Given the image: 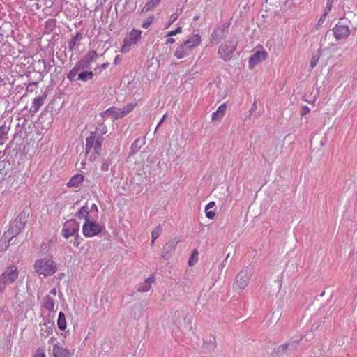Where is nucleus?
Here are the masks:
<instances>
[{
  "mask_svg": "<svg viewBox=\"0 0 357 357\" xmlns=\"http://www.w3.org/2000/svg\"><path fill=\"white\" fill-rule=\"evenodd\" d=\"M198 260V251L197 250H195L188 261V264L190 266H193L195 263H197Z\"/></svg>",
  "mask_w": 357,
  "mask_h": 357,
  "instance_id": "c85d7f7f",
  "label": "nucleus"
},
{
  "mask_svg": "<svg viewBox=\"0 0 357 357\" xmlns=\"http://www.w3.org/2000/svg\"><path fill=\"white\" fill-rule=\"evenodd\" d=\"M327 11H324V13L321 15V16L319 17L317 24V26H321L324 21L326 20V16H327Z\"/></svg>",
  "mask_w": 357,
  "mask_h": 357,
  "instance_id": "2f4dec72",
  "label": "nucleus"
},
{
  "mask_svg": "<svg viewBox=\"0 0 357 357\" xmlns=\"http://www.w3.org/2000/svg\"><path fill=\"white\" fill-rule=\"evenodd\" d=\"M57 325L60 330L64 331L66 328V319L65 314L60 312L57 319Z\"/></svg>",
  "mask_w": 357,
  "mask_h": 357,
  "instance_id": "4be33fe9",
  "label": "nucleus"
},
{
  "mask_svg": "<svg viewBox=\"0 0 357 357\" xmlns=\"http://www.w3.org/2000/svg\"><path fill=\"white\" fill-rule=\"evenodd\" d=\"M52 354L54 357H71L72 356L68 349L63 347L59 343L54 344Z\"/></svg>",
  "mask_w": 357,
  "mask_h": 357,
  "instance_id": "ddd939ff",
  "label": "nucleus"
},
{
  "mask_svg": "<svg viewBox=\"0 0 357 357\" xmlns=\"http://www.w3.org/2000/svg\"><path fill=\"white\" fill-rule=\"evenodd\" d=\"M102 169H103V170H107V166H106V167H103V166H102Z\"/></svg>",
  "mask_w": 357,
  "mask_h": 357,
  "instance_id": "de8ad7c7",
  "label": "nucleus"
},
{
  "mask_svg": "<svg viewBox=\"0 0 357 357\" xmlns=\"http://www.w3.org/2000/svg\"><path fill=\"white\" fill-rule=\"evenodd\" d=\"M93 73L92 71L89 72H82L78 74V79L81 81H86L87 79H91L93 78Z\"/></svg>",
  "mask_w": 357,
  "mask_h": 357,
  "instance_id": "393cba45",
  "label": "nucleus"
},
{
  "mask_svg": "<svg viewBox=\"0 0 357 357\" xmlns=\"http://www.w3.org/2000/svg\"><path fill=\"white\" fill-rule=\"evenodd\" d=\"M84 181V176L80 174L74 175L67 183L68 187L77 188Z\"/></svg>",
  "mask_w": 357,
  "mask_h": 357,
  "instance_id": "a211bd4d",
  "label": "nucleus"
},
{
  "mask_svg": "<svg viewBox=\"0 0 357 357\" xmlns=\"http://www.w3.org/2000/svg\"><path fill=\"white\" fill-rule=\"evenodd\" d=\"M50 294H52L53 296H56V288H53L52 289H51Z\"/></svg>",
  "mask_w": 357,
  "mask_h": 357,
  "instance_id": "c03bdc74",
  "label": "nucleus"
},
{
  "mask_svg": "<svg viewBox=\"0 0 357 357\" xmlns=\"http://www.w3.org/2000/svg\"><path fill=\"white\" fill-rule=\"evenodd\" d=\"M333 34L336 40L347 38L350 34V30L347 25L337 23L333 28Z\"/></svg>",
  "mask_w": 357,
  "mask_h": 357,
  "instance_id": "9b49d317",
  "label": "nucleus"
},
{
  "mask_svg": "<svg viewBox=\"0 0 357 357\" xmlns=\"http://www.w3.org/2000/svg\"><path fill=\"white\" fill-rule=\"evenodd\" d=\"M333 0H328L327 2V6L325 11H327V14L332 8V4H333Z\"/></svg>",
  "mask_w": 357,
  "mask_h": 357,
  "instance_id": "4c0bfd02",
  "label": "nucleus"
},
{
  "mask_svg": "<svg viewBox=\"0 0 357 357\" xmlns=\"http://www.w3.org/2000/svg\"><path fill=\"white\" fill-rule=\"evenodd\" d=\"M167 114H164L162 118L160 119V121H159L158 126H157V128H158L162 123V122L165 121V119L167 118Z\"/></svg>",
  "mask_w": 357,
  "mask_h": 357,
  "instance_id": "58836bf2",
  "label": "nucleus"
},
{
  "mask_svg": "<svg viewBox=\"0 0 357 357\" xmlns=\"http://www.w3.org/2000/svg\"><path fill=\"white\" fill-rule=\"evenodd\" d=\"M142 31L137 29H132L130 33V38L125 39L123 45L121 47V52L126 53L129 50V47L136 44L141 38Z\"/></svg>",
  "mask_w": 357,
  "mask_h": 357,
  "instance_id": "6e6552de",
  "label": "nucleus"
},
{
  "mask_svg": "<svg viewBox=\"0 0 357 357\" xmlns=\"http://www.w3.org/2000/svg\"><path fill=\"white\" fill-rule=\"evenodd\" d=\"M79 229V224L73 220L66 221L62 228V236L66 239L69 238L78 234Z\"/></svg>",
  "mask_w": 357,
  "mask_h": 357,
  "instance_id": "423d86ee",
  "label": "nucleus"
},
{
  "mask_svg": "<svg viewBox=\"0 0 357 357\" xmlns=\"http://www.w3.org/2000/svg\"><path fill=\"white\" fill-rule=\"evenodd\" d=\"M175 43V40L174 38H168L167 40H166V44L168 45V44H173Z\"/></svg>",
  "mask_w": 357,
  "mask_h": 357,
  "instance_id": "a19ab883",
  "label": "nucleus"
},
{
  "mask_svg": "<svg viewBox=\"0 0 357 357\" xmlns=\"http://www.w3.org/2000/svg\"><path fill=\"white\" fill-rule=\"evenodd\" d=\"M162 231V227L159 225L155 227L151 232L152 241L151 245H153L154 241L160 236V233Z\"/></svg>",
  "mask_w": 357,
  "mask_h": 357,
  "instance_id": "a878e982",
  "label": "nucleus"
},
{
  "mask_svg": "<svg viewBox=\"0 0 357 357\" xmlns=\"http://www.w3.org/2000/svg\"><path fill=\"white\" fill-rule=\"evenodd\" d=\"M43 98L39 97L34 99L32 108L33 112H37L43 104Z\"/></svg>",
  "mask_w": 357,
  "mask_h": 357,
  "instance_id": "bb28decb",
  "label": "nucleus"
},
{
  "mask_svg": "<svg viewBox=\"0 0 357 357\" xmlns=\"http://www.w3.org/2000/svg\"><path fill=\"white\" fill-rule=\"evenodd\" d=\"M198 19H199V17H198V16H197H197L194 17V20H198Z\"/></svg>",
  "mask_w": 357,
  "mask_h": 357,
  "instance_id": "09e8293b",
  "label": "nucleus"
},
{
  "mask_svg": "<svg viewBox=\"0 0 357 357\" xmlns=\"http://www.w3.org/2000/svg\"><path fill=\"white\" fill-rule=\"evenodd\" d=\"M73 245L75 248H78L79 245H80V237L78 235V234L75 236V237L73 241Z\"/></svg>",
  "mask_w": 357,
  "mask_h": 357,
  "instance_id": "72a5a7b5",
  "label": "nucleus"
},
{
  "mask_svg": "<svg viewBox=\"0 0 357 357\" xmlns=\"http://www.w3.org/2000/svg\"><path fill=\"white\" fill-rule=\"evenodd\" d=\"M149 289H150V285H149L148 287H146L139 288V291L144 292V291H147Z\"/></svg>",
  "mask_w": 357,
  "mask_h": 357,
  "instance_id": "79ce46f5",
  "label": "nucleus"
},
{
  "mask_svg": "<svg viewBox=\"0 0 357 357\" xmlns=\"http://www.w3.org/2000/svg\"><path fill=\"white\" fill-rule=\"evenodd\" d=\"M181 33H182V28L178 26L175 30L168 32L167 34V36L171 37V36H175L176 34Z\"/></svg>",
  "mask_w": 357,
  "mask_h": 357,
  "instance_id": "7c9ffc66",
  "label": "nucleus"
},
{
  "mask_svg": "<svg viewBox=\"0 0 357 357\" xmlns=\"http://www.w3.org/2000/svg\"><path fill=\"white\" fill-rule=\"evenodd\" d=\"M80 36L81 34L79 33H77L75 36L72 37L70 40L68 42V48L70 50H72L75 47L76 43L79 39Z\"/></svg>",
  "mask_w": 357,
  "mask_h": 357,
  "instance_id": "cd10ccee",
  "label": "nucleus"
},
{
  "mask_svg": "<svg viewBox=\"0 0 357 357\" xmlns=\"http://www.w3.org/2000/svg\"><path fill=\"white\" fill-rule=\"evenodd\" d=\"M310 109L307 105H304L301 107V115L305 116L310 112Z\"/></svg>",
  "mask_w": 357,
  "mask_h": 357,
  "instance_id": "f704fd0d",
  "label": "nucleus"
},
{
  "mask_svg": "<svg viewBox=\"0 0 357 357\" xmlns=\"http://www.w3.org/2000/svg\"><path fill=\"white\" fill-rule=\"evenodd\" d=\"M153 17H150L147 20L144 21L142 24V28H144V29L149 28L150 26V25L151 24V23L153 22Z\"/></svg>",
  "mask_w": 357,
  "mask_h": 357,
  "instance_id": "473e14b6",
  "label": "nucleus"
},
{
  "mask_svg": "<svg viewBox=\"0 0 357 357\" xmlns=\"http://www.w3.org/2000/svg\"><path fill=\"white\" fill-rule=\"evenodd\" d=\"M90 209L89 206L86 204L85 206H82L79 211L77 213V217L79 219H83L85 220V222H88L90 220V215H89Z\"/></svg>",
  "mask_w": 357,
  "mask_h": 357,
  "instance_id": "f3484780",
  "label": "nucleus"
},
{
  "mask_svg": "<svg viewBox=\"0 0 357 357\" xmlns=\"http://www.w3.org/2000/svg\"><path fill=\"white\" fill-rule=\"evenodd\" d=\"M33 357H45V354L42 349H38Z\"/></svg>",
  "mask_w": 357,
  "mask_h": 357,
  "instance_id": "c9c22d12",
  "label": "nucleus"
},
{
  "mask_svg": "<svg viewBox=\"0 0 357 357\" xmlns=\"http://www.w3.org/2000/svg\"><path fill=\"white\" fill-rule=\"evenodd\" d=\"M238 40L235 38L229 40L220 45L218 50L219 58L225 61H229L232 58V54L236 50Z\"/></svg>",
  "mask_w": 357,
  "mask_h": 357,
  "instance_id": "7ed1b4c3",
  "label": "nucleus"
},
{
  "mask_svg": "<svg viewBox=\"0 0 357 357\" xmlns=\"http://www.w3.org/2000/svg\"><path fill=\"white\" fill-rule=\"evenodd\" d=\"M83 234L86 237H93L102 230V227L91 220L85 222L82 227Z\"/></svg>",
  "mask_w": 357,
  "mask_h": 357,
  "instance_id": "0eeeda50",
  "label": "nucleus"
},
{
  "mask_svg": "<svg viewBox=\"0 0 357 357\" xmlns=\"http://www.w3.org/2000/svg\"><path fill=\"white\" fill-rule=\"evenodd\" d=\"M34 269L38 274L47 277L56 272L57 266L52 256H46L36 261Z\"/></svg>",
  "mask_w": 357,
  "mask_h": 357,
  "instance_id": "f03ea898",
  "label": "nucleus"
},
{
  "mask_svg": "<svg viewBox=\"0 0 357 357\" xmlns=\"http://www.w3.org/2000/svg\"><path fill=\"white\" fill-rule=\"evenodd\" d=\"M91 210H94L97 213L98 212V206H96V204H93L91 207Z\"/></svg>",
  "mask_w": 357,
  "mask_h": 357,
  "instance_id": "37998d69",
  "label": "nucleus"
},
{
  "mask_svg": "<svg viewBox=\"0 0 357 357\" xmlns=\"http://www.w3.org/2000/svg\"><path fill=\"white\" fill-rule=\"evenodd\" d=\"M18 278V271L15 266H10L0 275V292H3L8 284L14 282Z\"/></svg>",
  "mask_w": 357,
  "mask_h": 357,
  "instance_id": "20e7f679",
  "label": "nucleus"
},
{
  "mask_svg": "<svg viewBox=\"0 0 357 357\" xmlns=\"http://www.w3.org/2000/svg\"><path fill=\"white\" fill-rule=\"evenodd\" d=\"M155 4L153 3V1H149L146 5H145V8H146V10H150V9H152L155 7Z\"/></svg>",
  "mask_w": 357,
  "mask_h": 357,
  "instance_id": "e433bc0d",
  "label": "nucleus"
},
{
  "mask_svg": "<svg viewBox=\"0 0 357 357\" xmlns=\"http://www.w3.org/2000/svg\"><path fill=\"white\" fill-rule=\"evenodd\" d=\"M10 130V127L6 126V124L2 125L0 127V144L3 145L4 142L8 139V135Z\"/></svg>",
  "mask_w": 357,
  "mask_h": 357,
  "instance_id": "6ab92c4d",
  "label": "nucleus"
},
{
  "mask_svg": "<svg viewBox=\"0 0 357 357\" xmlns=\"http://www.w3.org/2000/svg\"><path fill=\"white\" fill-rule=\"evenodd\" d=\"M172 24V22L169 21V22H168V24L165 26V29L169 28L171 26Z\"/></svg>",
  "mask_w": 357,
  "mask_h": 357,
  "instance_id": "a18cd8bd",
  "label": "nucleus"
},
{
  "mask_svg": "<svg viewBox=\"0 0 357 357\" xmlns=\"http://www.w3.org/2000/svg\"><path fill=\"white\" fill-rule=\"evenodd\" d=\"M251 273L248 270L241 271L236 277L235 285L240 289H244L248 284Z\"/></svg>",
  "mask_w": 357,
  "mask_h": 357,
  "instance_id": "1a4fd4ad",
  "label": "nucleus"
},
{
  "mask_svg": "<svg viewBox=\"0 0 357 357\" xmlns=\"http://www.w3.org/2000/svg\"><path fill=\"white\" fill-rule=\"evenodd\" d=\"M146 282L150 284L152 282V280L150 278H148Z\"/></svg>",
  "mask_w": 357,
  "mask_h": 357,
  "instance_id": "49530a36",
  "label": "nucleus"
},
{
  "mask_svg": "<svg viewBox=\"0 0 357 357\" xmlns=\"http://www.w3.org/2000/svg\"><path fill=\"white\" fill-rule=\"evenodd\" d=\"M43 306L50 311H52L54 307V303L50 296H46L43 299Z\"/></svg>",
  "mask_w": 357,
  "mask_h": 357,
  "instance_id": "b1692460",
  "label": "nucleus"
},
{
  "mask_svg": "<svg viewBox=\"0 0 357 357\" xmlns=\"http://www.w3.org/2000/svg\"><path fill=\"white\" fill-rule=\"evenodd\" d=\"M117 58H118V56L115 58V63L118 62Z\"/></svg>",
  "mask_w": 357,
  "mask_h": 357,
  "instance_id": "603ef678",
  "label": "nucleus"
},
{
  "mask_svg": "<svg viewBox=\"0 0 357 357\" xmlns=\"http://www.w3.org/2000/svg\"><path fill=\"white\" fill-rule=\"evenodd\" d=\"M135 104L130 103L124 106L123 108H118L116 107H111L104 112L105 116L111 118L113 120L123 118L131 112Z\"/></svg>",
  "mask_w": 357,
  "mask_h": 357,
  "instance_id": "39448f33",
  "label": "nucleus"
},
{
  "mask_svg": "<svg viewBox=\"0 0 357 357\" xmlns=\"http://www.w3.org/2000/svg\"><path fill=\"white\" fill-rule=\"evenodd\" d=\"M261 50L257 51L252 56L250 57L248 61L249 68L252 69L257 63L266 59L268 52L262 47Z\"/></svg>",
  "mask_w": 357,
  "mask_h": 357,
  "instance_id": "9d476101",
  "label": "nucleus"
},
{
  "mask_svg": "<svg viewBox=\"0 0 357 357\" xmlns=\"http://www.w3.org/2000/svg\"><path fill=\"white\" fill-rule=\"evenodd\" d=\"M117 58H118V56L115 58V63L118 62Z\"/></svg>",
  "mask_w": 357,
  "mask_h": 357,
  "instance_id": "3c124183",
  "label": "nucleus"
},
{
  "mask_svg": "<svg viewBox=\"0 0 357 357\" xmlns=\"http://www.w3.org/2000/svg\"><path fill=\"white\" fill-rule=\"evenodd\" d=\"M215 206V202L213 201L209 202L205 207V213L207 218L213 220L215 218V212L214 211H211V208H213Z\"/></svg>",
  "mask_w": 357,
  "mask_h": 357,
  "instance_id": "aec40b11",
  "label": "nucleus"
},
{
  "mask_svg": "<svg viewBox=\"0 0 357 357\" xmlns=\"http://www.w3.org/2000/svg\"><path fill=\"white\" fill-rule=\"evenodd\" d=\"M86 141V153L90 161H94L100 154L103 138L97 136L95 132H91Z\"/></svg>",
  "mask_w": 357,
  "mask_h": 357,
  "instance_id": "f257e3e1",
  "label": "nucleus"
},
{
  "mask_svg": "<svg viewBox=\"0 0 357 357\" xmlns=\"http://www.w3.org/2000/svg\"><path fill=\"white\" fill-rule=\"evenodd\" d=\"M97 56H98V54H97V52L96 51H94V50L89 51L85 55V56L83 58L82 61L85 64H89L92 61H95L96 59Z\"/></svg>",
  "mask_w": 357,
  "mask_h": 357,
  "instance_id": "412c9836",
  "label": "nucleus"
},
{
  "mask_svg": "<svg viewBox=\"0 0 357 357\" xmlns=\"http://www.w3.org/2000/svg\"><path fill=\"white\" fill-rule=\"evenodd\" d=\"M226 109V103H223L220 106H219L218 109L212 114V121L215 122L221 120L225 115Z\"/></svg>",
  "mask_w": 357,
  "mask_h": 357,
  "instance_id": "2eb2a0df",
  "label": "nucleus"
},
{
  "mask_svg": "<svg viewBox=\"0 0 357 357\" xmlns=\"http://www.w3.org/2000/svg\"><path fill=\"white\" fill-rule=\"evenodd\" d=\"M191 50L193 48L198 47L201 43V36L199 34H195L183 42Z\"/></svg>",
  "mask_w": 357,
  "mask_h": 357,
  "instance_id": "dca6fc26",
  "label": "nucleus"
},
{
  "mask_svg": "<svg viewBox=\"0 0 357 357\" xmlns=\"http://www.w3.org/2000/svg\"><path fill=\"white\" fill-rule=\"evenodd\" d=\"M82 66L79 64L75 66L73 69L67 75V77L70 81L75 79V77L78 75V72L81 70Z\"/></svg>",
  "mask_w": 357,
  "mask_h": 357,
  "instance_id": "5701e85b",
  "label": "nucleus"
},
{
  "mask_svg": "<svg viewBox=\"0 0 357 357\" xmlns=\"http://www.w3.org/2000/svg\"><path fill=\"white\" fill-rule=\"evenodd\" d=\"M155 3H158L161 1V0H155Z\"/></svg>",
  "mask_w": 357,
  "mask_h": 357,
  "instance_id": "864d4df0",
  "label": "nucleus"
},
{
  "mask_svg": "<svg viewBox=\"0 0 357 357\" xmlns=\"http://www.w3.org/2000/svg\"><path fill=\"white\" fill-rule=\"evenodd\" d=\"M319 57L320 56L319 53L312 55L310 62V66L312 68H314L317 65L319 60Z\"/></svg>",
  "mask_w": 357,
  "mask_h": 357,
  "instance_id": "c756f323",
  "label": "nucleus"
},
{
  "mask_svg": "<svg viewBox=\"0 0 357 357\" xmlns=\"http://www.w3.org/2000/svg\"><path fill=\"white\" fill-rule=\"evenodd\" d=\"M192 50L190 49V47H188L186 44L183 43L176 48L174 54L178 59H181L190 54Z\"/></svg>",
  "mask_w": 357,
  "mask_h": 357,
  "instance_id": "4468645a",
  "label": "nucleus"
},
{
  "mask_svg": "<svg viewBox=\"0 0 357 357\" xmlns=\"http://www.w3.org/2000/svg\"><path fill=\"white\" fill-rule=\"evenodd\" d=\"M170 18H171L170 21L172 22V23H173L177 20L178 16L174 14V15H171Z\"/></svg>",
  "mask_w": 357,
  "mask_h": 357,
  "instance_id": "ea45409f",
  "label": "nucleus"
},
{
  "mask_svg": "<svg viewBox=\"0 0 357 357\" xmlns=\"http://www.w3.org/2000/svg\"><path fill=\"white\" fill-rule=\"evenodd\" d=\"M178 241L176 240H172L165 243L162 247V257L165 259H168L170 255L175 250Z\"/></svg>",
  "mask_w": 357,
  "mask_h": 357,
  "instance_id": "f8f14e48",
  "label": "nucleus"
},
{
  "mask_svg": "<svg viewBox=\"0 0 357 357\" xmlns=\"http://www.w3.org/2000/svg\"><path fill=\"white\" fill-rule=\"evenodd\" d=\"M107 65H108V64H105H105H103V66H103V68H106V67L107 66Z\"/></svg>",
  "mask_w": 357,
  "mask_h": 357,
  "instance_id": "8fccbe9b",
  "label": "nucleus"
}]
</instances>
